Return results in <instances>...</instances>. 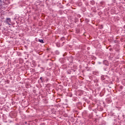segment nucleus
I'll return each mask as SVG.
<instances>
[{
    "label": "nucleus",
    "mask_w": 125,
    "mask_h": 125,
    "mask_svg": "<svg viewBox=\"0 0 125 125\" xmlns=\"http://www.w3.org/2000/svg\"><path fill=\"white\" fill-rule=\"evenodd\" d=\"M11 22V20H10V19L9 18L7 19L6 22L7 23V24H8V25H10L9 23H10Z\"/></svg>",
    "instance_id": "f257e3e1"
},
{
    "label": "nucleus",
    "mask_w": 125,
    "mask_h": 125,
    "mask_svg": "<svg viewBox=\"0 0 125 125\" xmlns=\"http://www.w3.org/2000/svg\"><path fill=\"white\" fill-rule=\"evenodd\" d=\"M40 80H42H42H43L42 77H41L40 78Z\"/></svg>",
    "instance_id": "20e7f679"
},
{
    "label": "nucleus",
    "mask_w": 125,
    "mask_h": 125,
    "mask_svg": "<svg viewBox=\"0 0 125 125\" xmlns=\"http://www.w3.org/2000/svg\"><path fill=\"white\" fill-rule=\"evenodd\" d=\"M25 124H27V122H26Z\"/></svg>",
    "instance_id": "39448f33"
},
{
    "label": "nucleus",
    "mask_w": 125,
    "mask_h": 125,
    "mask_svg": "<svg viewBox=\"0 0 125 125\" xmlns=\"http://www.w3.org/2000/svg\"><path fill=\"white\" fill-rule=\"evenodd\" d=\"M57 46L58 47H60V43H57Z\"/></svg>",
    "instance_id": "7ed1b4c3"
},
{
    "label": "nucleus",
    "mask_w": 125,
    "mask_h": 125,
    "mask_svg": "<svg viewBox=\"0 0 125 125\" xmlns=\"http://www.w3.org/2000/svg\"><path fill=\"white\" fill-rule=\"evenodd\" d=\"M39 42H41V43H43L44 42H43V40H41V39H40L39 40Z\"/></svg>",
    "instance_id": "f03ea898"
}]
</instances>
